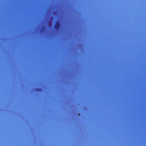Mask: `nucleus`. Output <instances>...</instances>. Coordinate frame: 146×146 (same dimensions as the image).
<instances>
[{
	"label": "nucleus",
	"instance_id": "f03ea898",
	"mask_svg": "<svg viewBox=\"0 0 146 146\" xmlns=\"http://www.w3.org/2000/svg\"><path fill=\"white\" fill-rule=\"evenodd\" d=\"M38 89H36V90H37Z\"/></svg>",
	"mask_w": 146,
	"mask_h": 146
},
{
	"label": "nucleus",
	"instance_id": "f257e3e1",
	"mask_svg": "<svg viewBox=\"0 0 146 146\" xmlns=\"http://www.w3.org/2000/svg\"><path fill=\"white\" fill-rule=\"evenodd\" d=\"M60 22L59 21H57L55 26V29L56 30H58L60 28Z\"/></svg>",
	"mask_w": 146,
	"mask_h": 146
}]
</instances>
